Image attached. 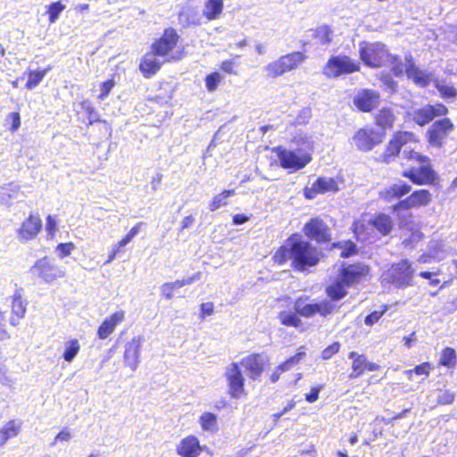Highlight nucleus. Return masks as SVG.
<instances>
[{
    "mask_svg": "<svg viewBox=\"0 0 457 457\" xmlns=\"http://www.w3.org/2000/svg\"><path fill=\"white\" fill-rule=\"evenodd\" d=\"M321 253L311 243L297 235L290 237L275 253L274 260L279 264L292 261L291 266L300 271L318 264Z\"/></svg>",
    "mask_w": 457,
    "mask_h": 457,
    "instance_id": "f257e3e1",
    "label": "nucleus"
},
{
    "mask_svg": "<svg viewBox=\"0 0 457 457\" xmlns=\"http://www.w3.org/2000/svg\"><path fill=\"white\" fill-rule=\"evenodd\" d=\"M394 227L392 218L385 213L373 216L363 215L354 222L353 231L359 240L368 241L375 238V231L382 236L389 235Z\"/></svg>",
    "mask_w": 457,
    "mask_h": 457,
    "instance_id": "f03ea898",
    "label": "nucleus"
},
{
    "mask_svg": "<svg viewBox=\"0 0 457 457\" xmlns=\"http://www.w3.org/2000/svg\"><path fill=\"white\" fill-rule=\"evenodd\" d=\"M368 273V267L365 265H350L343 270L340 279L335 284L327 287L326 292L328 298L340 300L346 295L345 287L358 282Z\"/></svg>",
    "mask_w": 457,
    "mask_h": 457,
    "instance_id": "7ed1b4c3",
    "label": "nucleus"
},
{
    "mask_svg": "<svg viewBox=\"0 0 457 457\" xmlns=\"http://www.w3.org/2000/svg\"><path fill=\"white\" fill-rule=\"evenodd\" d=\"M309 296L298 297L294 303V309L296 313L304 318H312L316 314L327 317L331 314L337 305L332 298H326L315 303H309Z\"/></svg>",
    "mask_w": 457,
    "mask_h": 457,
    "instance_id": "20e7f679",
    "label": "nucleus"
},
{
    "mask_svg": "<svg viewBox=\"0 0 457 457\" xmlns=\"http://www.w3.org/2000/svg\"><path fill=\"white\" fill-rule=\"evenodd\" d=\"M306 58L302 52H293L270 62L264 67V71L269 78L275 79L296 70Z\"/></svg>",
    "mask_w": 457,
    "mask_h": 457,
    "instance_id": "39448f33",
    "label": "nucleus"
},
{
    "mask_svg": "<svg viewBox=\"0 0 457 457\" xmlns=\"http://www.w3.org/2000/svg\"><path fill=\"white\" fill-rule=\"evenodd\" d=\"M414 270L407 260L395 263L383 274V279L396 287L411 285Z\"/></svg>",
    "mask_w": 457,
    "mask_h": 457,
    "instance_id": "423d86ee",
    "label": "nucleus"
},
{
    "mask_svg": "<svg viewBox=\"0 0 457 457\" xmlns=\"http://www.w3.org/2000/svg\"><path fill=\"white\" fill-rule=\"evenodd\" d=\"M360 55L368 66L381 67L386 62L390 54L385 48V45L381 43L362 42L360 44Z\"/></svg>",
    "mask_w": 457,
    "mask_h": 457,
    "instance_id": "0eeeda50",
    "label": "nucleus"
},
{
    "mask_svg": "<svg viewBox=\"0 0 457 457\" xmlns=\"http://www.w3.org/2000/svg\"><path fill=\"white\" fill-rule=\"evenodd\" d=\"M384 137V133L373 128H362L352 137L351 144L360 151L369 152L382 143Z\"/></svg>",
    "mask_w": 457,
    "mask_h": 457,
    "instance_id": "6e6552de",
    "label": "nucleus"
},
{
    "mask_svg": "<svg viewBox=\"0 0 457 457\" xmlns=\"http://www.w3.org/2000/svg\"><path fill=\"white\" fill-rule=\"evenodd\" d=\"M29 271L46 283H51L57 278L65 277V271L47 257L37 260Z\"/></svg>",
    "mask_w": 457,
    "mask_h": 457,
    "instance_id": "1a4fd4ad",
    "label": "nucleus"
},
{
    "mask_svg": "<svg viewBox=\"0 0 457 457\" xmlns=\"http://www.w3.org/2000/svg\"><path fill=\"white\" fill-rule=\"evenodd\" d=\"M241 368L238 362L234 361L226 367L224 372V378L228 386V394L234 399H238L245 395V378Z\"/></svg>",
    "mask_w": 457,
    "mask_h": 457,
    "instance_id": "9d476101",
    "label": "nucleus"
},
{
    "mask_svg": "<svg viewBox=\"0 0 457 457\" xmlns=\"http://www.w3.org/2000/svg\"><path fill=\"white\" fill-rule=\"evenodd\" d=\"M179 35L175 29L170 28L165 29L163 35L152 46V50L158 54L159 57L164 58V61L170 62L177 60L179 57L171 54L177 46Z\"/></svg>",
    "mask_w": 457,
    "mask_h": 457,
    "instance_id": "9b49d317",
    "label": "nucleus"
},
{
    "mask_svg": "<svg viewBox=\"0 0 457 457\" xmlns=\"http://www.w3.org/2000/svg\"><path fill=\"white\" fill-rule=\"evenodd\" d=\"M359 70V64L346 55L331 57L326 63L323 73L328 78L349 74Z\"/></svg>",
    "mask_w": 457,
    "mask_h": 457,
    "instance_id": "f8f14e48",
    "label": "nucleus"
},
{
    "mask_svg": "<svg viewBox=\"0 0 457 457\" xmlns=\"http://www.w3.org/2000/svg\"><path fill=\"white\" fill-rule=\"evenodd\" d=\"M278 157L279 163L284 169H292L298 170L307 165L312 158L311 155L305 153H295L286 149H278Z\"/></svg>",
    "mask_w": 457,
    "mask_h": 457,
    "instance_id": "ddd939ff",
    "label": "nucleus"
},
{
    "mask_svg": "<svg viewBox=\"0 0 457 457\" xmlns=\"http://www.w3.org/2000/svg\"><path fill=\"white\" fill-rule=\"evenodd\" d=\"M268 361L269 359L264 353H253L241 359L238 363L245 368L251 379L256 380L262 374Z\"/></svg>",
    "mask_w": 457,
    "mask_h": 457,
    "instance_id": "4468645a",
    "label": "nucleus"
},
{
    "mask_svg": "<svg viewBox=\"0 0 457 457\" xmlns=\"http://www.w3.org/2000/svg\"><path fill=\"white\" fill-rule=\"evenodd\" d=\"M453 129V124L449 119L436 120L427 132L429 144L437 147L441 146Z\"/></svg>",
    "mask_w": 457,
    "mask_h": 457,
    "instance_id": "2eb2a0df",
    "label": "nucleus"
},
{
    "mask_svg": "<svg viewBox=\"0 0 457 457\" xmlns=\"http://www.w3.org/2000/svg\"><path fill=\"white\" fill-rule=\"evenodd\" d=\"M432 201L431 194L428 190L420 189L414 191L406 199L400 201L397 204L393 206L394 211H406L411 208H419L420 206H427Z\"/></svg>",
    "mask_w": 457,
    "mask_h": 457,
    "instance_id": "dca6fc26",
    "label": "nucleus"
},
{
    "mask_svg": "<svg viewBox=\"0 0 457 457\" xmlns=\"http://www.w3.org/2000/svg\"><path fill=\"white\" fill-rule=\"evenodd\" d=\"M143 342L144 337L137 336L134 337L125 345L123 355L124 364L129 367L132 371L137 369L140 362V352Z\"/></svg>",
    "mask_w": 457,
    "mask_h": 457,
    "instance_id": "f3484780",
    "label": "nucleus"
},
{
    "mask_svg": "<svg viewBox=\"0 0 457 457\" xmlns=\"http://www.w3.org/2000/svg\"><path fill=\"white\" fill-rule=\"evenodd\" d=\"M403 177L408 178L417 185H431L437 179L436 173L428 164L406 170L403 172Z\"/></svg>",
    "mask_w": 457,
    "mask_h": 457,
    "instance_id": "a211bd4d",
    "label": "nucleus"
},
{
    "mask_svg": "<svg viewBox=\"0 0 457 457\" xmlns=\"http://www.w3.org/2000/svg\"><path fill=\"white\" fill-rule=\"evenodd\" d=\"M446 112L447 108L444 104H437L436 106L427 105L423 108L416 109L410 115L417 124L424 126L435 117L445 115Z\"/></svg>",
    "mask_w": 457,
    "mask_h": 457,
    "instance_id": "6ab92c4d",
    "label": "nucleus"
},
{
    "mask_svg": "<svg viewBox=\"0 0 457 457\" xmlns=\"http://www.w3.org/2000/svg\"><path fill=\"white\" fill-rule=\"evenodd\" d=\"M304 234L316 240L319 243L328 242L330 240V233L328 227L320 218L312 219L303 228Z\"/></svg>",
    "mask_w": 457,
    "mask_h": 457,
    "instance_id": "aec40b11",
    "label": "nucleus"
},
{
    "mask_svg": "<svg viewBox=\"0 0 457 457\" xmlns=\"http://www.w3.org/2000/svg\"><path fill=\"white\" fill-rule=\"evenodd\" d=\"M406 60L408 62V66H406L405 69L407 77L420 87L428 86L433 79V74L426 70H421L417 67L410 54H406Z\"/></svg>",
    "mask_w": 457,
    "mask_h": 457,
    "instance_id": "412c9836",
    "label": "nucleus"
},
{
    "mask_svg": "<svg viewBox=\"0 0 457 457\" xmlns=\"http://www.w3.org/2000/svg\"><path fill=\"white\" fill-rule=\"evenodd\" d=\"M42 228V221L38 215H29L18 229V238L21 241H29L35 238Z\"/></svg>",
    "mask_w": 457,
    "mask_h": 457,
    "instance_id": "4be33fe9",
    "label": "nucleus"
},
{
    "mask_svg": "<svg viewBox=\"0 0 457 457\" xmlns=\"http://www.w3.org/2000/svg\"><path fill=\"white\" fill-rule=\"evenodd\" d=\"M379 94L370 89L359 91L353 99L354 105L362 112H370L379 104Z\"/></svg>",
    "mask_w": 457,
    "mask_h": 457,
    "instance_id": "5701e85b",
    "label": "nucleus"
},
{
    "mask_svg": "<svg viewBox=\"0 0 457 457\" xmlns=\"http://www.w3.org/2000/svg\"><path fill=\"white\" fill-rule=\"evenodd\" d=\"M337 182L332 178H319L311 187L305 188L304 195L308 199H313L318 194L337 192Z\"/></svg>",
    "mask_w": 457,
    "mask_h": 457,
    "instance_id": "b1692460",
    "label": "nucleus"
},
{
    "mask_svg": "<svg viewBox=\"0 0 457 457\" xmlns=\"http://www.w3.org/2000/svg\"><path fill=\"white\" fill-rule=\"evenodd\" d=\"M176 452L182 457H197L202 452V447L196 436H188L179 442Z\"/></svg>",
    "mask_w": 457,
    "mask_h": 457,
    "instance_id": "393cba45",
    "label": "nucleus"
},
{
    "mask_svg": "<svg viewBox=\"0 0 457 457\" xmlns=\"http://www.w3.org/2000/svg\"><path fill=\"white\" fill-rule=\"evenodd\" d=\"M125 319V312L118 311L112 313L110 317L106 318L99 326L97 336L100 339L107 338L113 333L115 328L121 323Z\"/></svg>",
    "mask_w": 457,
    "mask_h": 457,
    "instance_id": "a878e982",
    "label": "nucleus"
},
{
    "mask_svg": "<svg viewBox=\"0 0 457 457\" xmlns=\"http://www.w3.org/2000/svg\"><path fill=\"white\" fill-rule=\"evenodd\" d=\"M411 187L403 181L392 184L379 192V197L386 202L400 198L408 194Z\"/></svg>",
    "mask_w": 457,
    "mask_h": 457,
    "instance_id": "bb28decb",
    "label": "nucleus"
},
{
    "mask_svg": "<svg viewBox=\"0 0 457 457\" xmlns=\"http://www.w3.org/2000/svg\"><path fill=\"white\" fill-rule=\"evenodd\" d=\"M158 57V54H156L153 50L151 53H148L144 56L140 63V71L145 76L150 77L160 70L162 64L165 61L163 60L161 62Z\"/></svg>",
    "mask_w": 457,
    "mask_h": 457,
    "instance_id": "cd10ccee",
    "label": "nucleus"
},
{
    "mask_svg": "<svg viewBox=\"0 0 457 457\" xmlns=\"http://www.w3.org/2000/svg\"><path fill=\"white\" fill-rule=\"evenodd\" d=\"M27 310V303L23 301L20 291H16L12 296V317L10 319V323L12 326H17L19 320L25 316Z\"/></svg>",
    "mask_w": 457,
    "mask_h": 457,
    "instance_id": "c85d7f7f",
    "label": "nucleus"
},
{
    "mask_svg": "<svg viewBox=\"0 0 457 457\" xmlns=\"http://www.w3.org/2000/svg\"><path fill=\"white\" fill-rule=\"evenodd\" d=\"M21 429V422L12 420L6 422L0 428V447L4 446L8 440L17 436Z\"/></svg>",
    "mask_w": 457,
    "mask_h": 457,
    "instance_id": "c756f323",
    "label": "nucleus"
},
{
    "mask_svg": "<svg viewBox=\"0 0 457 457\" xmlns=\"http://www.w3.org/2000/svg\"><path fill=\"white\" fill-rule=\"evenodd\" d=\"M349 358L353 360L351 378H356L364 372L365 360L364 354H359L356 352H351Z\"/></svg>",
    "mask_w": 457,
    "mask_h": 457,
    "instance_id": "7c9ffc66",
    "label": "nucleus"
},
{
    "mask_svg": "<svg viewBox=\"0 0 457 457\" xmlns=\"http://www.w3.org/2000/svg\"><path fill=\"white\" fill-rule=\"evenodd\" d=\"M222 10V0H208L204 6V14L209 21H212L219 18Z\"/></svg>",
    "mask_w": 457,
    "mask_h": 457,
    "instance_id": "2f4dec72",
    "label": "nucleus"
},
{
    "mask_svg": "<svg viewBox=\"0 0 457 457\" xmlns=\"http://www.w3.org/2000/svg\"><path fill=\"white\" fill-rule=\"evenodd\" d=\"M395 116L389 108H383L376 116V124L383 129L393 127Z\"/></svg>",
    "mask_w": 457,
    "mask_h": 457,
    "instance_id": "473e14b6",
    "label": "nucleus"
},
{
    "mask_svg": "<svg viewBox=\"0 0 457 457\" xmlns=\"http://www.w3.org/2000/svg\"><path fill=\"white\" fill-rule=\"evenodd\" d=\"M80 350V345L78 339H70L64 343L63 359L67 362H71Z\"/></svg>",
    "mask_w": 457,
    "mask_h": 457,
    "instance_id": "72a5a7b5",
    "label": "nucleus"
},
{
    "mask_svg": "<svg viewBox=\"0 0 457 457\" xmlns=\"http://www.w3.org/2000/svg\"><path fill=\"white\" fill-rule=\"evenodd\" d=\"M50 70L51 68L48 67L43 71H29L28 72L29 79L25 86L26 88L31 90L37 87Z\"/></svg>",
    "mask_w": 457,
    "mask_h": 457,
    "instance_id": "f704fd0d",
    "label": "nucleus"
},
{
    "mask_svg": "<svg viewBox=\"0 0 457 457\" xmlns=\"http://www.w3.org/2000/svg\"><path fill=\"white\" fill-rule=\"evenodd\" d=\"M297 314L296 312L283 311L278 313V318L281 324L285 326L299 328L302 324V320Z\"/></svg>",
    "mask_w": 457,
    "mask_h": 457,
    "instance_id": "c9c22d12",
    "label": "nucleus"
},
{
    "mask_svg": "<svg viewBox=\"0 0 457 457\" xmlns=\"http://www.w3.org/2000/svg\"><path fill=\"white\" fill-rule=\"evenodd\" d=\"M235 194L234 190H224L222 193L215 195L210 203L209 209L213 212L221 206L227 205V199Z\"/></svg>",
    "mask_w": 457,
    "mask_h": 457,
    "instance_id": "e433bc0d",
    "label": "nucleus"
},
{
    "mask_svg": "<svg viewBox=\"0 0 457 457\" xmlns=\"http://www.w3.org/2000/svg\"><path fill=\"white\" fill-rule=\"evenodd\" d=\"M200 424L205 431H216L217 430V417L211 412H204L200 417Z\"/></svg>",
    "mask_w": 457,
    "mask_h": 457,
    "instance_id": "4c0bfd02",
    "label": "nucleus"
},
{
    "mask_svg": "<svg viewBox=\"0 0 457 457\" xmlns=\"http://www.w3.org/2000/svg\"><path fill=\"white\" fill-rule=\"evenodd\" d=\"M406 59V57L404 58ZM386 62H390L392 65V71L395 76H402L405 73L406 66H408V62L405 60V62H403L397 56L389 55Z\"/></svg>",
    "mask_w": 457,
    "mask_h": 457,
    "instance_id": "58836bf2",
    "label": "nucleus"
},
{
    "mask_svg": "<svg viewBox=\"0 0 457 457\" xmlns=\"http://www.w3.org/2000/svg\"><path fill=\"white\" fill-rule=\"evenodd\" d=\"M401 147L398 145V143L392 138L388 143L381 159L385 162H390L392 158L396 156L400 153Z\"/></svg>",
    "mask_w": 457,
    "mask_h": 457,
    "instance_id": "ea45409f",
    "label": "nucleus"
},
{
    "mask_svg": "<svg viewBox=\"0 0 457 457\" xmlns=\"http://www.w3.org/2000/svg\"><path fill=\"white\" fill-rule=\"evenodd\" d=\"M332 29L327 25L319 27L315 32L316 38L323 45L329 44L332 41Z\"/></svg>",
    "mask_w": 457,
    "mask_h": 457,
    "instance_id": "a19ab883",
    "label": "nucleus"
},
{
    "mask_svg": "<svg viewBox=\"0 0 457 457\" xmlns=\"http://www.w3.org/2000/svg\"><path fill=\"white\" fill-rule=\"evenodd\" d=\"M456 353L453 348L446 347L442 353L440 364L445 367H453L455 364Z\"/></svg>",
    "mask_w": 457,
    "mask_h": 457,
    "instance_id": "79ce46f5",
    "label": "nucleus"
},
{
    "mask_svg": "<svg viewBox=\"0 0 457 457\" xmlns=\"http://www.w3.org/2000/svg\"><path fill=\"white\" fill-rule=\"evenodd\" d=\"M305 356V353H303V352H299L297 353L295 355L292 356L291 358H289L288 360H287L285 362H283L282 364H280L278 367V370H279L280 372H284V371H287L288 370H290L293 366H295V364H297L301 360H303V358Z\"/></svg>",
    "mask_w": 457,
    "mask_h": 457,
    "instance_id": "37998d69",
    "label": "nucleus"
},
{
    "mask_svg": "<svg viewBox=\"0 0 457 457\" xmlns=\"http://www.w3.org/2000/svg\"><path fill=\"white\" fill-rule=\"evenodd\" d=\"M222 79L219 72H213L205 78V86L209 92H214Z\"/></svg>",
    "mask_w": 457,
    "mask_h": 457,
    "instance_id": "c03bdc74",
    "label": "nucleus"
},
{
    "mask_svg": "<svg viewBox=\"0 0 457 457\" xmlns=\"http://www.w3.org/2000/svg\"><path fill=\"white\" fill-rule=\"evenodd\" d=\"M64 8L65 6L61 2L51 4L48 7L49 21L54 23Z\"/></svg>",
    "mask_w": 457,
    "mask_h": 457,
    "instance_id": "a18cd8bd",
    "label": "nucleus"
},
{
    "mask_svg": "<svg viewBox=\"0 0 457 457\" xmlns=\"http://www.w3.org/2000/svg\"><path fill=\"white\" fill-rule=\"evenodd\" d=\"M393 138L398 143V145L402 148V146H403L407 143L414 141L415 136L411 132L399 131L394 136Z\"/></svg>",
    "mask_w": 457,
    "mask_h": 457,
    "instance_id": "49530a36",
    "label": "nucleus"
},
{
    "mask_svg": "<svg viewBox=\"0 0 457 457\" xmlns=\"http://www.w3.org/2000/svg\"><path fill=\"white\" fill-rule=\"evenodd\" d=\"M338 246L342 249L341 256L344 258L350 257L356 253V245L351 241L341 242Z\"/></svg>",
    "mask_w": 457,
    "mask_h": 457,
    "instance_id": "de8ad7c7",
    "label": "nucleus"
},
{
    "mask_svg": "<svg viewBox=\"0 0 457 457\" xmlns=\"http://www.w3.org/2000/svg\"><path fill=\"white\" fill-rule=\"evenodd\" d=\"M429 370L430 364L428 362H423L422 364L416 366L413 370H406L405 374L410 379H411L412 373L417 375H425L428 377L429 375Z\"/></svg>",
    "mask_w": 457,
    "mask_h": 457,
    "instance_id": "09e8293b",
    "label": "nucleus"
},
{
    "mask_svg": "<svg viewBox=\"0 0 457 457\" xmlns=\"http://www.w3.org/2000/svg\"><path fill=\"white\" fill-rule=\"evenodd\" d=\"M403 156L408 160H416L420 163H426L428 162V158L427 156L419 154L413 150H408L407 147L403 151Z\"/></svg>",
    "mask_w": 457,
    "mask_h": 457,
    "instance_id": "8fccbe9b",
    "label": "nucleus"
},
{
    "mask_svg": "<svg viewBox=\"0 0 457 457\" xmlns=\"http://www.w3.org/2000/svg\"><path fill=\"white\" fill-rule=\"evenodd\" d=\"M75 248L72 243L59 244L56 246V252L61 259L69 256Z\"/></svg>",
    "mask_w": 457,
    "mask_h": 457,
    "instance_id": "3c124183",
    "label": "nucleus"
},
{
    "mask_svg": "<svg viewBox=\"0 0 457 457\" xmlns=\"http://www.w3.org/2000/svg\"><path fill=\"white\" fill-rule=\"evenodd\" d=\"M400 211L401 210L397 211L398 212L397 216H398L400 227L410 228L411 225L412 223L411 221V212H409L408 210L403 211V212H401Z\"/></svg>",
    "mask_w": 457,
    "mask_h": 457,
    "instance_id": "603ef678",
    "label": "nucleus"
},
{
    "mask_svg": "<svg viewBox=\"0 0 457 457\" xmlns=\"http://www.w3.org/2000/svg\"><path fill=\"white\" fill-rule=\"evenodd\" d=\"M0 383L4 386H12L13 380L7 374V369L5 365L0 361Z\"/></svg>",
    "mask_w": 457,
    "mask_h": 457,
    "instance_id": "864d4df0",
    "label": "nucleus"
},
{
    "mask_svg": "<svg viewBox=\"0 0 457 457\" xmlns=\"http://www.w3.org/2000/svg\"><path fill=\"white\" fill-rule=\"evenodd\" d=\"M115 83L113 79H108L102 83L101 85V94L99 95L100 100H104L108 95L110 94L111 90L113 88Z\"/></svg>",
    "mask_w": 457,
    "mask_h": 457,
    "instance_id": "5fc2aeb1",
    "label": "nucleus"
},
{
    "mask_svg": "<svg viewBox=\"0 0 457 457\" xmlns=\"http://www.w3.org/2000/svg\"><path fill=\"white\" fill-rule=\"evenodd\" d=\"M339 348H340V345L337 342L328 346L321 353L322 359L323 360L330 359L334 354H336L339 351Z\"/></svg>",
    "mask_w": 457,
    "mask_h": 457,
    "instance_id": "6e6d98bb",
    "label": "nucleus"
},
{
    "mask_svg": "<svg viewBox=\"0 0 457 457\" xmlns=\"http://www.w3.org/2000/svg\"><path fill=\"white\" fill-rule=\"evenodd\" d=\"M386 308L385 307L383 311L379 312V311H375L373 312H371L370 314H369L366 318H365V324L367 326H372L374 325L376 322L378 321V320L383 316V314L386 312Z\"/></svg>",
    "mask_w": 457,
    "mask_h": 457,
    "instance_id": "4d7b16f0",
    "label": "nucleus"
},
{
    "mask_svg": "<svg viewBox=\"0 0 457 457\" xmlns=\"http://www.w3.org/2000/svg\"><path fill=\"white\" fill-rule=\"evenodd\" d=\"M439 92L445 97H454L457 95L456 89L448 84L437 85Z\"/></svg>",
    "mask_w": 457,
    "mask_h": 457,
    "instance_id": "13d9d810",
    "label": "nucleus"
},
{
    "mask_svg": "<svg viewBox=\"0 0 457 457\" xmlns=\"http://www.w3.org/2000/svg\"><path fill=\"white\" fill-rule=\"evenodd\" d=\"M8 119L12 121V131H16L21 126V118L19 112H11Z\"/></svg>",
    "mask_w": 457,
    "mask_h": 457,
    "instance_id": "bf43d9fd",
    "label": "nucleus"
},
{
    "mask_svg": "<svg viewBox=\"0 0 457 457\" xmlns=\"http://www.w3.org/2000/svg\"><path fill=\"white\" fill-rule=\"evenodd\" d=\"M56 220L55 219L51 216V215H48L47 218H46V231L47 233L50 235V236H54V234L55 233L56 231Z\"/></svg>",
    "mask_w": 457,
    "mask_h": 457,
    "instance_id": "052dcab7",
    "label": "nucleus"
},
{
    "mask_svg": "<svg viewBox=\"0 0 457 457\" xmlns=\"http://www.w3.org/2000/svg\"><path fill=\"white\" fill-rule=\"evenodd\" d=\"M322 386L312 387L310 394L305 395L306 401L309 403H314L319 398V393L321 390Z\"/></svg>",
    "mask_w": 457,
    "mask_h": 457,
    "instance_id": "680f3d73",
    "label": "nucleus"
},
{
    "mask_svg": "<svg viewBox=\"0 0 457 457\" xmlns=\"http://www.w3.org/2000/svg\"><path fill=\"white\" fill-rule=\"evenodd\" d=\"M173 290L174 288H172L169 283H164L161 287V294L166 299H171L173 297Z\"/></svg>",
    "mask_w": 457,
    "mask_h": 457,
    "instance_id": "e2e57ef3",
    "label": "nucleus"
},
{
    "mask_svg": "<svg viewBox=\"0 0 457 457\" xmlns=\"http://www.w3.org/2000/svg\"><path fill=\"white\" fill-rule=\"evenodd\" d=\"M454 396L449 392H444L438 396V403L441 404H450L453 402Z\"/></svg>",
    "mask_w": 457,
    "mask_h": 457,
    "instance_id": "0e129e2a",
    "label": "nucleus"
},
{
    "mask_svg": "<svg viewBox=\"0 0 457 457\" xmlns=\"http://www.w3.org/2000/svg\"><path fill=\"white\" fill-rule=\"evenodd\" d=\"M71 439V434L68 430H62L55 436L52 445H55L57 441L68 442Z\"/></svg>",
    "mask_w": 457,
    "mask_h": 457,
    "instance_id": "69168bd1",
    "label": "nucleus"
},
{
    "mask_svg": "<svg viewBox=\"0 0 457 457\" xmlns=\"http://www.w3.org/2000/svg\"><path fill=\"white\" fill-rule=\"evenodd\" d=\"M221 69L223 71L229 74H237L234 70V62L232 61H225L221 64Z\"/></svg>",
    "mask_w": 457,
    "mask_h": 457,
    "instance_id": "338daca9",
    "label": "nucleus"
},
{
    "mask_svg": "<svg viewBox=\"0 0 457 457\" xmlns=\"http://www.w3.org/2000/svg\"><path fill=\"white\" fill-rule=\"evenodd\" d=\"M201 311H202L203 318L205 315H211L213 312V304H212V303H202Z\"/></svg>",
    "mask_w": 457,
    "mask_h": 457,
    "instance_id": "774afa93",
    "label": "nucleus"
}]
</instances>
